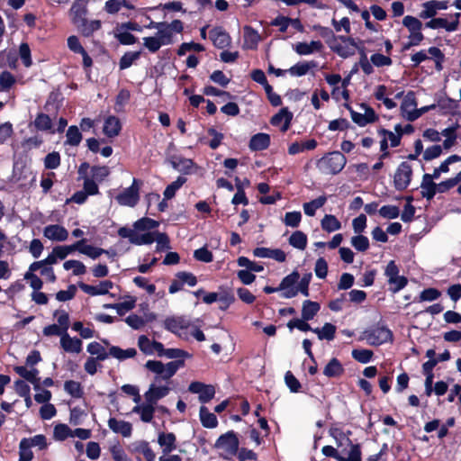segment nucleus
<instances>
[{"mask_svg":"<svg viewBox=\"0 0 461 461\" xmlns=\"http://www.w3.org/2000/svg\"><path fill=\"white\" fill-rule=\"evenodd\" d=\"M158 227V221L150 218H141L133 223L132 228L122 227L118 230V235L128 239L134 245H148L154 242V232Z\"/></svg>","mask_w":461,"mask_h":461,"instance_id":"f257e3e1","label":"nucleus"},{"mask_svg":"<svg viewBox=\"0 0 461 461\" xmlns=\"http://www.w3.org/2000/svg\"><path fill=\"white\" fill-rule=\"evenodd\" d=\"M87 5L85 0H76L69 10L72 23L84 36L89 37L101 28L99 20L86 19Z\"/></svg>","mask_w":461,"mask_h":461,"instance_id":"f03ea898","label":"nucleus"},{"mask_svg":"<svg viewBox=\"0 0 461 461\" xmlns=\"http://www.w3.org/2000/svg\"><path fill=\"white\" fill-rule=\"evenodd\" d=\"M347 158L339 151H333L326 154L317 161L318 169L327 175H336L346 166Z\"/></svg>","mask_w":461,"mask_h":461,"instance_id":"7ed1b4c3","label":"nucleus"},{"mask_svg":"<svg viewBox=\"0 0 461 461\" xmlns=\"http://www.w3.org/2000/svg\"><path fill=\"white\" fill-rule=\"evenodd\" d=\"M360 339L366 340L371 346H380L392 341L393 333L387 327L378 325L366 330L362 333Z\"/></svg>","mask_w":461,"mask_h":461,"instance_id":"20e7f679","label":"nucleus"},{"mask_svg":"<svg viewBox=\"0 0 461 461\" xmlns=\"http://www.w3.org/2000/svg\"><path fill=\"white\" fill-rule=\"evenodd\" d=\"M239 439L234 431H228L225 434H222L216 440L214 447L217 449L221 450V456L224 458H229L236 455L239 449Z\"/></svg>","mask_w":461,"mask_h":461,"instance_id":"39448f33","label":"nucleus"},{"mask_svg":"<svg viewBox=\"0 0 461 461\" xmlns=\"http://www.w3.org/2000/svg\"><path fill=\"white\" fill-rule=\"evenodd\" d=\"M399 272V267L393 260H391L384 268V276L389 284V290L393 294L403 289L408 284L407 278L400 276Z\"/></svg>","mask_w":461,"mask_h":461,"instance_id":"423d86ee","label":"nucleus"},{"mask_svg":"<svg viewBox=\"0 0 461 461\" xmlns=\"http://www.w3.org/2000/svg\"><path fill=\"white\" fill-rule=\"evenodd\" d=\"M330 47L335 53L344 59L353 56L356 50L360 51L363 49V47L357 45L355 39L347 36H339Z\"/></svg>","mask_w":461,"mask_h":461,"instance_id":"0eeeda50","label":"nucleus"},{"mask_svg":"<svg viewBox=\"0 0 461 461\" xmlns=\"http://www.w3.org/2000/svg\"><path fill=\"white\" fill-rule=\"evenodd\" d=\"M139 181L134 178L130 187L122 190L117 196L116 201L123 206L134 207L140 200Z\"/></svg>","mask_w":461,"mask_h":461,"instance_id":"6e6552de","label":"nucleus"},{"mask_svg":"<svg viewBox=\"0 0 461 461\" xmlns=\"http://www.w3.org/2000/svg\"><path fill=\"white\" fill-rule=\"evenodd\" d=\"M145 367L158 375L155 378L156 383L159 378L168 380L176 374L173 365L169 363L163 364L161 361L158 360H148L145 364Z\"/></svg>","mask_w":461,"mask_h":461,"instance_id":"1a4fd4ad","label":"nucleus"},{"mask_svg":"<svg viewBox=\"0 0 461 461\" xmlns=\"http://www.w3.org/2000/svg\"><path fill=\"white\" fill-rule=\"evenodd\" d=\"M412 169L408 162H402L394 174L393 183L397 190H404L411 183Z\"/></svg>","mask_w":461,"mask_h":461,"instance_id":"9d476101","label":"nucleus"},{"mask_svg":"<svg viewBox=\"0 0 461 461\" xmlns=\"http://www.w3.org/2000/svg\"><path fill=\"white\" fill-rule=\"evenodd\" d=\"M190 327V321L184 316H171L164 321V328L179 337H182Z\"/></svg>","mask_w":461,"mask_h":461,"instance_id":"9b49d317","label":"nucleus"},{"mask_svg":"<svg viewBox=\"0 0 461 461\" xmlns=\"http://www.w3.org/2000/svg\"><path fill=\"white\" fill-rule=\"evenodd\" d=\"M418 108L415 94L411 91L408 92L401 104V114L407 121L413 122L418 119Z\"/></svg>","mask_w":461,"mask_h":461,"instance_id":"f8f14e48","label":"nucleus"},{"mask_svg":"<svg viewBox=\"0 0 461 461\" xmlns=\"http://www.w3.org/2000/svg\"><path fill=\"white\" fill-rule=\"evenodd\" d=\"M188 390L192 393L199 394V401L202 403L209 402L215 395V389L212 384H205L201 382H192Z\"/></svg>","mask_w":461,"mask_h":461,"instance_id":"ddd939ff","label":"nucleus"},{"mask_svg":"<svg viewBox=\"0 0 461 461\" xmlns=\"http://www.w3.org/2000/svg\"><path fill=\"white\" fill-rule=\"evenodd\" d=\"M138 347L140 350L148 356L157 354L161 357L164 345L161 342L151 340L146 335H140L138 338Z\"/></svg>","mask_w":461,"mask_h":461,"instance_id":"4468645a","label":"nucleus"},{"mask_svg":"<svg viewBox=\"0 0 461 461\" xmlns=\"http://www.w3.org/2000/svg\"><path fill=\"white\" fill-rule=\"evenodd\" d=\"M171 44L169 35L165 32H160L159 35L143 38V46L150 52H157L162 46Z\"/></svg>","mask_w":461,"mask_h":461,"instance_id":"2eb2a0df","label":"nucleus"},{"mask_svg":"<svg viewBox=\"0 0 461 461\" xmlns=\"http://www.w3.org/2000/svg\"><path fill=\"white\" fill-rule=\"evenodd\" d=\"M43 236L51 241L62 242L68 240V230L59 224H50L44 227Z\"/></svg>","mask_w":461,"mask_h":461,"instance_id":"dca6fc26","label":"nucleus"},{"mask_svg":"<svg viewBox=\"0 0 461 461\" xmlns=\"http://www.w3.org/2000/svg\"><path fill=\"white\" fill-rule=\"evenodd\" d=\"M210 40L218 49H224L230 46L231 39L229 33L221 27H215L210 31Z\"/></svg>","mask_w":461,"mask_h":461,"instance_id":"f3484780","label":"nucleus"},{"mask_svg":"<svg viewBox=\"0 0 461 461\" xmlns=\"http://www.w3.org/2000/svg\"><path fill=\"white\" fill-rule=\"evenodd\" d=\"M170 392V388L167 385H158L156 383L149 385V390L144 393L146 402H157L166 397Z\"/></svg>","mask_w":461,"mask_h":461,"instance_id":"a211bd4d","label":"nucleus"},{"mask_svg":"<svg viewBox=\"0 0 461 461\" xmlns=\"http://www.w3.org/2000/svg\"><path fill=\"white\" fill-rule=\"evenodd\" d=\"M447 8V4L445 1H429L422 5V10L419 16L421 19L433 18L439 10H445Z\"/></svg>","mask_w":461,"mask_h":461,"instance_id":"6ab92c4d","label":"nucleus"},{"mask_svg":"<svg viewBox=\"0 0 461 461\" xmlns=\"http://www.w3.org/2000/svg\"><path fill=\"white\" fill-rule=\"evenodd\" d=\"M364 113H357L355 111H351V118L352 121L358 124L359 126H366L368 123L374 122L376 121L377 116L375 111L367 107L366 105H362Z\"/></svg>","mask_w":461,"mask_h":461,"instance_id":"aec40b11","label":"nucleus"},{"mask_svg":"<svg viewBox=\"0 0 461 461\" xmlns=\"http://www.w3.org/2000/svg\"><path fill=\"white\" fill-rule=\"evenodd\" d=\"M78 285L80 289L86 294L92 296H95L106 294L109 292V290L113 288V284L109 280H105L100 282L99 285H90L85 283H80Z\"/></svg>","mask_w":461,"mask_h":461,"instance_id":"412c9836","label":"nucleus"},{"mask_svg":"<svg viewBox=\"0 0 461 461\" xmlns=\"http://www.w3.org/2000/svg\"><path fill=\"white\" fill-rule=\"evenodd\" d=\"M155 405V403L146 401L143 403H136V405L132 408L131 412L139 414L140 420L143 422L149 423L153 420Z\"/></svg>","mask_w":461,"mask_h":461,"instance_id":"4be33fe9","label":"nucleus"},{"mask_svg":"<svg viewBox=\"0 0 461 461\" xmlns=\"http://www.w3.org/2000/svg\"><path fill=\"white\" fill-rule=\"evenodd\" d=\"M324 46L321 41H312L311 42H297L294 45V50L301 55L307 56L315 52H320Z\"/></svg>","mask_w":461,"mask_h":461,"instance_id":"5701e85b","label":"nucleus"},{"mask_svg":"<svg viewBox=\"0 0 461 461\" xmlns=\"http://www.w3.org/2000/svg\"><path fill=\"white\" fill-rule=\"evenodd\" d=\"M292 118V113H290L287 108H283L272 117L271 124L279 127L280 130L285 132L289 129Z\"/></svg>","mask_w":461,"mask_h":461,"instance_id":"b1692460","label":"nucleus"},{"mask_svg":"<svg viewBox=\"0 0 461 461\" xmlns=\"http://www.w3.org/2000/svg\"><path fill=\"white\" fill-rule=\"evenodd\" d=\"M108 427L114 433L121 434L124 438H129L132 432V425L129 421L110 418Z\"/></svg>","mask_w":461,"mask_h":461,"instance_id":"393cba45","label":"nucleus"},{"mask_svg":"<svg viewBox=\"0 0 461 461\" xmlns=\"http://www.w3.org/2000/svg\"><path fill=\"white\" fill-rule=\"evenodd\" d=\"M459 16L460 14H456V20L455 22H448L445 18H432L425 23V26L430 29H446L447 32H454L457 29Z\"/></svg>","mask_w":461,"mask_h":461,"instance_id":"a878e982","label":"nucleus"},{"mask_svg":"<svg viewBox=\"0 0 461 461\" xmlns=\"http://www.w3.org/2000/svg\"><path fill=\"white\" fill-rule=\"evenodd\" d=\"M158 443L161 447L164 455H168L176 448V438L172 432H160L158 437Z\"/></svg>","mask_w":461,"mask_h":461,"instance_id":"bb28decb","label":"nucleus"},{"mask_svg":"<svg viewBox=\"0 0 461 461\" xmlns=\"http://www.w3.org/2000/svg\"><path fill=\"white\" fill-rule=\"evenodd\" d=\"M82 345L81 339L70 337L68 332L60 339V347L68 353H80L82 351Z\"/></svg>","mask_w":461,"mask_h":461,"instance_id":"cd10ccee","label":"nucleus"},{"mask_svg":"<svg viewBox=\"0 0 461 461\" xmlns=\"http://www.w3.org/2000/svg\"><path fill=\"white\" fill-rule=\"evenodd\" d=\"M14 371L26 381L32 383L35 390H40L39 371L36 368L28 369L26 366H15Z\"/></svg>","mask_w":461,"mask_h":461,"instance_id":"c85d7f7f","label":"nucleus"},{"mask_svg":"<svg viewBox=\"0 0 461 461\" xmlns=\"http://www.w3.org/2000/svg\"><path fill=\"white\" fill-rule=\"evenodd\" d=\"M270 145V136L267 133H257L250 138L249 147L252 151L267 149Z\"/></svg>","mask_w":461,"mask_h":461,"instance_id":"c756f323","label":"nucleus"},{"mask_svg":"<svg viewBox=\"0 0 461 461\" xmlns=\"http://www.w3.org/2000/svg\"><path fill=\"white\" fill-rule=\"evenodd\" d=\"M122 130V124L116 116L110 115L108 116L104 124V133L110 138H113L119 135Z\"/></svg>","mask_w":461,"mask_h":461,"instance_id":"7c9ffc66","label":"nucleus"},{"mask_svg":"<svg viewBox=\"0 0 461 461\" xmlns=\"http://www.w3.org/2000/svg\"><path fill=\"white\" fill-rule=\"evenodd\" d=\"M344 373V367L340 361L333 357L330 360V362L325 366L323 369V374L329 378L339 377Z\"/></svg>","mask_w":461,"mask_h":461,"instance_id":"2f4dec72","label":"nucleus"},{"mask_svg":"<svg viewBox=\"0 0 461 461\" xmlns=\"http://www.w3.org/2000/svg\"><path fill=\"white\" fill-rule=\"evenodd\" d=\"M421 194L428 200H431L438 193L437 184L431 180V177L425 174L420 184Z\"/></svg>","mask_w":461,"mask_h":461,"instance_id":"473e14b6","label":"nucleus"},{"mask_svg":"<svg viewBox=\"0 0 461 461\" xmlns=\"http://www.w3.org/2000/svg\"><path fill=\"white\" fill-rule=\"evenodd\" d=\"M109 355L119 361H123L134 357L137 355V350L133 348L122 349L117 346H111L109 348Z\"/></svg>","mask_w":461,"mask_h":461,"instance_id":"72a5a7b5","label":"nucleus"},{"mask_svg":"<svg viewBox=\"0 0 461 461\" xmlns=\"http://www.w3.org/2000/svg\"><path fill=\"white\" fill-rule=\"evenodd\" d=\"M316 67L317 63L315 61L298 62L291 67L287 71L293 77H302L306 75L310 69Z\"/></svg>","mask_w":461,"mask_h":461,"instance_id":"f704fd0d","label":"nucleus"},{"mask_svg":"<svg viewBox=\"0 0 461 461\" xmlns=\"http://www.w3.org/2000/svg\"><path fill=\"white\" fill-rule=\"evenodd\" d=\"M133 452L143 455L146 461H155L156 454L151 449L149 443L145 440L135 442Z\"/></svg>","mask_w":461,"mask_h":461,"instance_id":"c9c22d12","label":"nucleus"},{"mask_svg":"<svg viewBox=\"0 0 461 461\" xmlns=\"http://www.w3.org/2000/svg\"><path fill=\"white\" fill-rule=\"evenodd\" d=\"M336 326L331 323H325L322 328H315L312 330V332L317 334L320 340L326 339L328 341L333 340L336 333Z\"/></svg>","mask_w":461,"mask_h":461,"instance_id":"e433bc0d","label":"nucleus"},{"mask_svg":"<svg viewBox=\"0 0 461 461\" xmlns=\"http://www.w3.org/2000/svg\"><path fill=\"white\" fill-rule=\"evenodd\" d=\"M201 423L203 427L208 429H213L217 427L218 420L216 416L210 412L209 410L205 406H201L199 411Z\"/></svg>","mask_w":461,"mask_h":461,"instance_id":"4c0bfd02","label":"nucleus"},{"mask_svg":"<svg viewBox=\"0 0 461 461\" xmlns=\"http://www.w3.org/2000/svg\"><path fill=\"white\" fill-rule=\"evenodd\" d=\"M350 449L348 451L341 450L339 461H361V450L358 445H353L348 438Z\"/></svg>","mask_w":461,"mask_h":461,"instance_id":"58836bf2","label":"nucleus"},{"mask_svg":"<svg viewBox=\"0 0 461 461\" xmlns=\"http://www.w3.org/2000/svg\"><path fill=\"white\" fill-rule=\"evenodd\" d=\"M321 226L327 232H333L341 229L340 221L332 214H326L321 221Z\"/></svg>","mask_w":461,"mask_h":461,"instance_id":"ea45409f","label":"nucleus"},{"mask_svg":"<svg viewBox=\"0 0 461 461\" xmlns=\"http://www.w3.org/2000/svg\"><path fill=\"white\" fill-rule=\"evenodd\" d=\"M87 352L93 356H96V358L99 361H104L110 357L109 352L105 350V348L98 342L94 341L87 345Z\"/></svg>","mask_w":461,"mask_h":461,"instance_id":"a19ab883","label":"nucleus"},{"mask_svg":"<svg viewBox=\"0 0 461 461\" xmlns=\"http://www.w3.org/2000/svg\"><path fill=\"white\" fill-rule=\"evenodd\" d=\"M320 304L316 302L305 301L303 304L302 318L304 321L312 320L319 312Z\"/></svg>","mask_w":461,"mask_h":461,"instance_id":"79ce46f5","label":"nucleus"},{"mask_svg":"<svg viewBox=\"0 0 461 461\" xmlns=\"http://www.w3.org/2000/svg\"><path fill=\"white\" fill-rule=\"evenodd\" d=\"M326 202H327L326 196L322 195V196H319L318 198H316L309 203H303L304 213L308 216H314L316 211L319 208L322 207L326 203Z\"/></svg>","mask_w":461,"mask_h":461,"instance_id":"37998d69","label":"nucleus"},{"mask_svg":"<svg viewBox=\"0 0 461 461\" xmlns=\"http://www.w3.org/2000/svg\"><path fill=\"white\" fill-rule=\"evenodd\" d=\"M289 244L300 250H303L307 246V236L301 230L292 233L289 238Z\"/></svg>","mask_w":461,"mask_h":461,"instance_id":"c03bdc74","label":"nucleus"},{"mask_svg":"<svg viewBox=\"0 0 461 461\" xmlns=\"http://www.w3.org/2000/svg\"><path fill=\"white\" fill-rule=\"evenodd\" d=\"M437 105L444 113H449L457 109L458 103L452 98L443 96L438 99Z\"/></svg>","mask_w":461,"mask_h":461,"instance_id":"a18cd8bd","label":"nucleus"},{"mask_svg":"<svg viewBox=\"0 0 461 461\" xmlns=\"http://www.w3.org/2000/svg\"><path fill=\"white\" fill-rule=\"evenodd\" d=\"M171 164L175 169L184 173H188L194 166L191 159L182 157H173Z\"/></svg>","mask_w":461,"mask_h":461,"instance_id":"49530a36","label":"nucleus"},{"mask_svg":"<svg viewBox=\"0 0 461 461\" xmlns=\"http://www.w3.org/2000/svg\"><path fill=\"white\" fill-rule=\"evenodd\" d=\"M64 389L71 397L74 398H81L84 394L81 384L74 380L66 381L64 384Z\"/></svg>","mask_w":461,"mask_h":461,"instance_id":"de8ad7c7","label":"nucleus"},{"mask_svg":"<svg viewBox=\"0 0 461 461\" xmlns=\"http://www.w3.org/2000/svg\"><path fill=\"white\" fill-rule=\"evenodd\" d=\"M186 182V178L178 176L176 181L168 185L164 191V197L166 200L173 198L177 190Z\"/></svg>","mask_w":461,"mask_h":461,"instance_id":"09e8293b","label":"nucleus"},{"mask_svg":"<svg viewBox=\"0 0 461 461\" xmlns=\"http://www.w3.org/2000/svg\"><path fill=\"white\" fill-rule=\"evenodd\" d=\"M237 263L240 267H245L246 270L250 272H262L264 270V267L261 264L251 261L246 257H240L237 260Z\"/></svg>","mask_w":461,"mask_h":461,"instance_id":"8fccbe9b","label":"nucleus"},{"mask_svg":"<svg viewBox=\"0 0 461 461\" xmlns=\"http://www.w3.org/2000/svg\"><path fill=\"white\" fill-rule=\"evenodd\" d=\"M66 136V143L70 146H77L82 140V134L77 126H70Z\"/></svg>","mask_w":461,"mask_h":461,"instance_id":"3c124183","label":"nucleus"},{"mask_svg":"<svg viewBox=\"0 0 461 461\" xmlns=\"http://www.w3.org/2000/svg\"><path fill=\"white\" fill-rule=\"evenodd\" d=\"M63 267L66 270L72 269L73 270V274L75 276H81V275L86 274V266L81 261L74 260V259L66 261L63 264Z\"/></svg>","mask_w":461,"mask_h":461,"instance_id":"603ef678","label":"nucleus"},{"mask_svg":"<svg viewBox=\"0 0 461 461\" xmlns=\"http://www.w3.org/2000/svg\"><path fill=\"white\" fill-rule=\"evenodd\" d=\"M81 253L91 258L92 259H95L103 254H108V251L104 249H101V248H96L92 245H87L85 242L82 245Z\"/></svg>","mask_w":461,"mask_h":461,"instance_id":"864d4df0","label":"nucleus"},{"mask_svg":"<svg viewBox=\"0 0 461 461\" xmlns=\"http://www.w3.org/2000/svg\"><path fill=\"white\" fill-rule=\"evenodd\" d=\"M23 440L26 442L30 447H37L41 450L45 449L48 446L46 437L41 434L35 435L32 438H24Z\"/></svg>","mask_w":461,"mask_h":461,"instance_id":"5fc2aeb1","label":"nucleus"},{"mask_svg":"<svg viewBox=\"0 0 461 461\" xmlns=\"http://www.w3.org/2000/svg\"><path fill=\"white\" fill-rule=\"evenodd\" d=\"M351 245L356 250L364 252L369 249V240L366 236L357 234L351 238Z\"/></svg>","mask_w":461,"mask_h":461,"instance_id":"6e6d98bb","label":"nucleus"},{"mask_svg":"<svg viewBox=\"0 0 461 461\" xmlns=\"http://www.w3.org/2000/svg\"><path fill=\"white\" fill-rule=\"evenodd\" d=\"M71 429L67 424H58L54 428L53 437L56 440H65L71 438Z\"/></svg>","mask_w":461,"mask_h":461,"instance_id":"4d7b16f0","label":"nucleus"},{"mask_svg":"<svg viewBox=\"0 0 461 461\" xmlns=\"http://www.w3.org/2000/svg\"><path fill=\"white\" fill-rule=\"evenodd\" d=\"M140 56V52L133 51V52H126L120 59L119 67L121 69H126L130 68L134 61H136Z\"/></svg>","mask_w":461,"mask_h":461,"instance_id":"13d9d810","label":"nucleus"},{"mask_svg":"<svg viewBox=\"0 0 461 461\" xmlns=\"http://www.w3.org/2000/svg\"><path fill=\"white\" fill-rule=\"evenodd\" d=\"M110 174V169L106 166H95L91 168V176L97 182L104 181Z\"/></svg>","mask_w":461,"mask_h":461,"instance_id":"bf43d9fd","label":"nucleus"},{"mask_svg":"<svg viewBox=\"0 0 461 461\" xmlns=\"http://www.w3.org/2000/svg\"><path fill=\"white\" fill-rule=\"evenodd\" d=\"M34 125L39 131H49L52 127V122L49 115L40 113L34 121Z\"/></svg>","mask_w":461,"mask_h":461,"instance_id":"052dcab7","label":"nucleus"},{"mask_svg":"<svg viewBox=\"0 0 461 461\" xmlns=\"http://www.w3.org/2000/svg\"><path fill=\"white\" fill-rule=\"evenodd\" d=\"M302 221V213L298 211L288 212L285 213L284 218V223L292 228H296L299 226Z\"/></svg>","mask_w":461,"mask_h":461,"instance_id":"680f3d73","label":"nucleus"},{"mask_svg":"<svg viewBox=\"0 0 461 461\" xmlns=\"http://www.w3.org/2000/svg\"><path fill=\"white\" fill-rule=\"evenodd\" d=\"M351 354L355 360L362 364L369 363L373 357V351L369 349H353Z\"/></svg>","mask_w":461,"mask_h":461,"instance_id":"e2e57ef3","label":"nucleus"},{"mask_svg":"<svg viewBox=\"0 0 461 461\" xmlns=\"http://www.w3.org/2000/svg\"><path fill=\"white\" fill-rule=\"evenodd\" d=\"M35 271L36 270H31L30 266L28 271L24 275V279L30 282V285L34 291H38L42 287L43 283L41 279L34 274Z\"/></svg>","mask_w":461,"mask_h":461,"instance_id":"0e129e2a","label":"nucleus"},{"mask_svg":"<svg viewBox=\"0 0 461 461\" xmlns=\"http://www.w3.org/2000/svg\"><path fill=\"white\" fill-rule=\"evenodd\" d=\"M154 241L157 242L156 249L157 251H163L168 249L169 247V239L166 233L162 232H154Z\"/></svg>","mask_w":461,"mask_h":461,"instance_id":"69168bd1","label":"nucleus"},{"mask_svg":"<svg viewBox=\"0 0 461 461\" xmlns=\"http://www.w3.org/2000/svg\"><path fill=\"white\" fill-rule=\"evenodd\" d=\"M379 214L384 219H396L400 210L396 205H384L379 209Z\"/></svg>","mask_w":461,"mask_h":461,"instance_id":"338daca9","label":"nucleus"},{"mask_svg":"<svg viewBox=\"0 0 461 461\" xmlns=\"http://www.w3.org/2000/svg\"><path fill=\"white\" fill-rule=\"evenodd\" d=\"M32 458L33 453L32 447L22 439L19 444V461H32Z\"/></svg>","mask_w":461,"mask_h":461,"instance_id":"774afa93","label":"nucleus"}]
</instances>
